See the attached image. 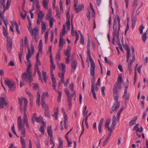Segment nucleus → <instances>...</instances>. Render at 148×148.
I'll list each match as a JSON object with an SVG mask.
<instances>
[{
    "instance_id": "nucleus-1",
    "label": "nucleus",
    "mask_w": 148,
    "mask_h": 148,
    "mask_svg": "<svg viewBox=\"0 0 148 148\" xmlns=\"http://www.w3.org/2000/svg\"><path fill=\"white\" fill-rule=\"evenodd\" d=\"M122 83V77L121 75H118L117 82L114 84L113 88V96L114 99V102L110 110V112L112 114L114 111L117 110L120 106V103L118 101V89L121 88Z\"/></svg>"
},
{
    "instance_id": "nucleus-2",
    "label": "nucleus",
    "mask_w": 148,
    "mask_h": 148,
    "mask_svg": "<svg viewBox=\"0 0 148 148\" xmlns=\"http://www.w3.org/2000/svg\"><path fill=\"white\" fill-rule=\"evenodd\" d=\"M24 124H25L27 130L30 128V127L28 123L27 116L25 112L24 113V118L22 121L21 116L18 117L17 125L18 130L21 132V134L23 137L25 136V129L24 127Z\"/></svg>"
},
{
    "instance_id": "nucleus-3",
    "label": "nucleus",
    "mask_w": 148,
    "mask_h": 148,
    "mask_svg": "<svg viewBox=\"0 0 148 148\" xmlns=\"http://www.w3.org/2000/svg\"><path fill=\"white\" fill-rule=\"evenodd\" d=\"M32 74V66H27L26 72H24L22 75V78L23 80L26 82L31 83L33 81Z\"/></svg>"
},
{
    "instance_id": "nucleus-4",
    "label": "nucleus",
    "mask_w": 148,
    "mask_h": 148,
    "mask_svg": "<svg viewBox=\"0 0 148 148\" xmlns=\"http://www.w3.org/2000/svg\"><path fill=\"white\" fill-rule=\"evenodd\" d=\"M95 65L91 66L90 67V75L92 76L91 78V83L92 84L91 85V92L93 95V97L96 99H97L96 94L95 92L94 85L95 84Z\"/></svg>"
},
{
    "instance_id": "nucleus-5",
    "label": "nucleus",
    "mask_w": 148,
    "mask_h": 148,
    "mask_svg": "<svg viewBox=\"0 0 148 148\" xmlns=\"http://www.w3.org/2000/svg\"><path fill=\"white\" fill-rule=\"evenodd\" d=\"M3 33L4 35L7 37V48L9 53H11L12 48V42L11 38L8 36V33L6 30L3 29Z\"/></svg>"
},
{
    "instance_id": "nucleus-6",
    "label": "nucleus",
    "mask_w": 148,
    "mask_h": 148,
    "mask_svg": "<svg viewBox=\"0 0 148 148\" xmlns=\"http://www.w3.org/2000/svg\"><path fill=\"white\" fill-rule=\"evenodd\" d=\"M116 120L115 116H113L112 118V121L110 128L109 127V125L110 123V119L107 120L106 121L105 124V127L108 129L109 131L112 132L116 126Z\"/></svg>"
},
{
    "instance_id": "nucleus-7",
    "label": "nucleus",
    "mask_w": 148,
    "mask_h": 148,
    "mask_svg": "<svg viewBox=\"0 0 148 148\" xmlns=\"http://www.w3.org/2000/svg\"><path fill=\"white\" fill-rule=\"evenodd\" d=\"M47 132L48 135L50 137V143L51 145H53L51 148H54L55 144L54 143V138L53 136V132L51 126H48L47 129Z\"/></svg>"
},
{
    "instance_id": "nucleus-8",
    "label": "nucleus",
    "mask_w": 148,
    "mask_h": 148,
    "mask_svg": "<svg viewBox=\"0 0 148 148\" xmlns=\"http://www.w3.org/2000/svg\"><path fill=\"white\" fill-rule=\"evenodd\" d=\"M5 83L8 87L10 91H13L15 89L16 85L15 82L10 80L6 79L5 81Z\"/></svg>"
},
{
    "instance_id": "nucleus-9",
    "label": "nucleus",
    "mask_w": 148,
    "mask_h": 148,
    "mask_svg": "<svg viewBox=\"0 0 148 148\" xmlns=\"http://www.w3.org/2000/svg\"><path fill=\"white\" fill-rule=\"evenodd\" d=\"M41 63L39 60H36V62L34 67V71L35 72H37L39 76V79H40L42 82H43V80L41 77V73L39 70L38 66H40Z\"/></svg>"
},
{
    "instance_id": "nucleus-10",
    "label": "nucleus",
    "mask_w": 148,
    "mask_h": 148,
    "mask_svg": "<svg viewBox=\"0 0 148 148\" xmlns=\"http://www.w3.org/2000/svg\"><path fill=\"white\" fill-rule=\"evenodd\" d=\"M29 32L33 36V38L35 39V41L37 42L38 40L36 37L38 34V28L36 27H35L33 29L31 30Z\"/></svg>"
},
{
    "instance_id": "nucleus-11",
    "label": "nucleus",
    "mask_w": 148,
    "mask_h": 148,
    "mask_svg": "<svg viewBox=\"0 0 148 148\" xmlns=\"http://www.w3.org/2000/svg\"><path fill=\"white\" fill-rule=\"evenodd\" d=\"M33 54V53H31L29 47H28V53L26 54V59L27 60V62L28 63L27 66H32V62L30 60V58Z\"/></svg>"
},
{
    "instance_id": "nucleus-12",
    "label": "nucleus",
    "mask_w": 148,
    "mask_h": 148,
    "mask_svg": "<svg viewBox=\"0 0 148 148\" xmlns=\"http://www.w3.org/2000/svg\"><path fill=\"white\" fill-rule=\"evenodd\" d=\"M119 30L120 29H119L118 28L117 30L116 28H115V29H113V38H112V42L113 43L115 40V37H116L118 39L119 38Z\"/></svg>"
},
{
    "instance_id": "nucleus-13",
    "label": "nucleus",
    "mask_w": 148,
    "mask_h": 148,
    "mask_svg": "<svg viewBox=\"0 0 148 148\" xmlns=\"http://www.w3.org/2000/svg\"><path fill=\"white\" fill-rule=\"evenodd\" d=\"M128 82L127 80L125 82V91L124 93L123 98L125 100L128 99L129 97L127 95V89L128 87Z\"/></svg>"
},
{
    "instance_id": "nucleus-14",
    "label": "nucleus",
    "mask_w": 148,
    "mask_h": 148,
    "mask_svg": "<svg viewBox=\"0 0 148 148\" xmlns=\"http://www.w3.org/2000/svg\"><path fill=\"white\" fill-rule=\"evenodd\" d=\"M42 43L41 40H40L39 41V45L38 46V52L37 53L36 57V60H39V56L40 53H42Z\"/></svg>"
},
{
    "instance_id": "nucleus-15",
    "label": "nucleus",
    "mask_w": 148,
    "mask_h": 148,
    "mask_svg": "<svg viewBox=\"0 0 148 148\" xmlns=\"http://www.w3.org/2000/svg\"><path fill=\"white\" fill-rule=\"evenodd\" d=\"M45 15V14L43 13L42 11H40L38 15V18L37 20V23L39 25L40 24Z\"/></svg>"
},
{
    "instance_id": "nucleus-16",
    "label": "nucleus",
    "mask_w": 148,
    "mask_h": 148,
    "mask_svg": "<svg viewBox=\"0 0 148 148\" xmlns=\"http://www.w3.org/2000/svg\"><path fill=\"white\" fill-rule=\"evenodd\" d=\"M88 13L87 14V18L89 21L90 19V13L92 11V13L91 14L92 16L93 17H95V11L94 9H92V10H90L89 9H88Z\"/></svg>"
},
{
    "instance_id": "nucleus-17",
    "label": "nucleus",
    "mask_w": 148,
    "mask_h": 148,
    "mask_svg": "<svg viewBox=\"0 0 148 148\" xmlns=\"http://www.w3.org/2000/svg\"><path fill=\"white\" fill-rule=\"evenodd\" d=\"M7 104L8 103L6 102L4 97H1L0 98V108H3L5 105L6 106Z\"/></svg>"
},
{
    "instance_id": "nucleus-18",
    "label": "nucleus",
    "mask_w": 148,
    "mask_h": 148,
    "mask_svg": "<svg viewBox=\"0 0 148 148\" xmlns=\"http://www.w3.org/2000/svg\"><path fill=\"white\" fill-rule=\"evenodd\" d=\"M51 77L52 80L53 84L52 86L53 88L55 90H56V87L57 85L56 82V78L54 77V74L51 75Z\"/></svg>"
},
{
    "instance_id": "nucleus-19",
    "label": "nucleus",
    "mask_w": 148,
    "mask_h": 148,
    "mask_svg": "<svg viewBox=\"0 0 148 148\" xmlns=\"http://www.w3.org/2000/svg\"><path fill=\"white\" fill-rule=\"evenodd\" d=\"M87 55L89 57L90 61L91 64V66H93L95 65L94 61L91 58L90 53V49H87Z\"/></svg>"
},
{
    "instance_id": "nucleus-20",
    "label": "nucleus",
    "mask_w": 148,
    "mask_h": 148,
    "mask_svg": "<svg viewBox=\"0 0 148 148\" xmlns=\"http://www.w3.org/2000/svg\"><path fill=\"white\" fill-rule=\"evenodd\" d=\"M10 23L11 24V26H12L14 27V26H15L16 32L18 33V34H20V33L18 29V23H16L15 21H11L10 22Z\"/></svg>"
},
{
    "instance_id": "nucleus-21",
    "label": "nucleus",
    "mask_w": 148,
    "mask_h": 148,
    "mask_svg": "<svg viewBox=\"0 0 148 148\" xmlns=\"http://www.w3.org/2000/svg\"><path fill=\"white\" fill-rule=\"evenodd\" d=\"M73 128H71L69 132H67L65 135V138L66 139V140L67 141L68 144V146L70 147L71 146L70 145L72 144V142L71 141H69V138L68 137V135L71 132Z\"/></svg>"
},
{
    "instance_id": "nucleus-22",
    "label": "nucleus",
    "mask_w": 148,
    "mask_h": 148,
    "mask_svg": "<svg viewBox=\"0 0 148 148\" xmlns=\"http://www.w3.org/2000/svg\"><path fill=\"white\" fill-rule=\"evenodd\" d=\"M65 42V40L63 38V37H60L59 43V47L60 49L62 50L63 48V44Z\"/></svg>"
},
{
    "instance_id": "nucleus-23",
    "label": "nucleus",
    "mask_w": 148,
    "mask_h": 148,
    "mask_svg": "<svg viewBox=\"0 0 148 148\" xmlns=\"http://www.w3.org/2000/svg\"><path fill=\"white\" fill-rule=\"evenodd\" d=\"M138 118L137 116H135L132 118V119L129 122V125L130 126H132L134 125L136 122V120Z\"/></svg>"
},
{
    "instance_id": "nucleus-24",
    "label": "nucleus",
    "mask_w": 148,
    "mask_h": 148,
    "mask_svg": "<svg viewBox=\"0 0 148 148\" xmlns=\"http://www.w3.org/2000/svg\"><path fill=\"white\" fill-rule=\"evenodd\" d=\"M57 65L59 69H61V67H62V72H65L66 65L65 64L63 63H61V64H60L59 62H58Z\"/></svg>"
},
{
    "instance_id": "nucleus-25",
    "label": "nucleus",
    "mask_w": 148,
    "mask_h": 148,
    "mask_svg": "<svg viewBox=\"0 0 148 148\" xmlns=\"http://www.w3.org/2000/svg\"><path fill=\"white\" fill-rule=\"evenodd\" d=\"M71 50V47L68 46L66 51H64V53L67 57H70V51Z\"/></svg>"
},
{
    "instance_id": "nucleus-26",
    "label": "nucleus",
    "mask_w": 148,
    "mask_h": 148,
    "mask_svg": "<svg viewBox=\"0 0 148 148\" xmlns=\"http://www.w3.org/2000/svg\"><path fill=\"white\" fill-rule=\"evenodd\" d=\"M84 8V5L82 4H81L79 5L77 8L76 7V8H75V9L76 12L77 13L83 10Z\"/></svg>"
},
{
    "instance_id": "nucleus-27",
    "label": "nucleus",
    "mask_w": 148,
    "mask_h": 148,
    "mask_svg": "<svg viewBox=\"0 0 148 148\" xmlns=\"http://www.w3.org/2000/svg\"><path fill=\"white\" fill-rule=\"evenodd\" d=\"M52 15V12L51 9H49L48 11V13L46 15V18L47 20H49L51 19V18H51V16Z\"/></svg>"
},
{
    "instance_id": "nucleus-28",
    "label": "nucleus",
    "mask_w": 148,
    "mask_h": 148,
    "mask_svg": "<svg viewBox=\"0 0 148 148\" xmlns=\"http://www.w3.org/2000/svg\"><path fill=\"white\" fill-rule=\"evenodd\" d=\"M40 91H38L37 93V99L36 102L38 106H40Z\"/></svg>"
},
{
    "instance_id": "nucleus-29",
    "label": "nucleus",
    "mask_w": 148,
    "mask_h": 148,
    "mask_svg": "<svg viewBox=\"0 0 148 148\" xmlns=\"http://www.w3.org/2000/svg\"><path fill=\"white\" fill-rule=\"evenodd\" d=\"M42 124L40 131L43 134L45 132V128L46 127V123L44 122H42Z\"/></svg>"
},
{
    "instance_id": "nucleus-30",
    "label": "nucleus",
    "mask_w": 148,
    "mask_h": 148,
    "mask_svg": "<svg viewBox=\"0 0 148 148\" xmlns=\"http://www.w3.org/2000/svg\"><path fill=\"white\" fill-rule=\"evenodd\" d=\"M49 0H43L42 4L44 8L46 9H48V5L49 3Z\"/></svg>"
},
{
    "instance_id": "nucleus-31",
    "label": "nucleus",
    "mask_w": 148,
    "mask_h": 148,
    "mask_svg": "<svg viewBox=\"0 0 148 148\" xmlns=\"http://www.w3.org/2000/svg\"><path fill=\"white\" fill-rule=\"evenodd\" d=\"M59 142V144L57 148H63V141L61 138H58Z\"/></svg>"
},
{
    "instance_id": "nucleus-32",
    "label": "nucleus",
    "mask_w": 148,
    "mask_h": 148,
    "mask_svg": "<svg viewBox=\"0 0 148 148\" xmlns=\"http://www.w3.org/2000/svg\"><path fill=\"white\" fill-rule=\"evenodd\" d=\"M71 67L72 69V70L74 71L77 65V62L75 61H73L71 63Z\"/></svg>"
},
{
    "instance_id": "nucleus-33",
    "label": "nucleus",
    "mask_w": 148,
    "mask_h": 148,
    "mask_svg": "<svg viewBox=\"0 0 148 148\" xmlns=\"http://www.w3.org/2000/svg\"><path fill=\"white\" fill-rule=\"evenodd\" d=\"M112 132H110L108 133L107 137L105 141L104 142L103 144V146H104L105 145H106V144L108 143L109 139H110V138L112 135Z\"/></svg>"
},
{
    "instance_id": "nucleus-34",
    "label": "nucleus",
    "mask_w": 148,
    "mask_h": 148,
    "mask_svg": "<svg viewBox=\"0 0 148 148\" xmlns=\"http://www.w3.org/2000/svg\"><path fill=\"white\" fill-rule=\"evenodd\" d=\"M67 101L68 102L69 108L71 109L72 106V98L71 96H69V97H67Z\"/></svg>"
},
{
    "instance_id": "nucleus-35",
    "label": "nucleus",
    "mask_w": 148,
    "mask_h": 148,
    "mask_svg": "<svg viewBox=\"0 0 148 148\" xmlns=\"http://www.w3.org/2000/svg\"><path fill=\"white\" fill-rule=\"evenodd\" d=\"M22 99H23V100H24V103L25 104V105L24 106V110L25 111L26 110V108L27 107V103H28V100L26 98L24 97H22Z\"/></svg>"
},
{
    "instance_id": "nucleus-36",
    "label": "nucleus",
    "mask_w": 148,
    "mask_h": 148,
    "mask_svg": "<svg viewBox=\"0 0 148 148\" xmlns=\"http://www.w3.org/2000/svg\"><path fill=\"white\" fill-rule=\"evenodd\" d=\"M41 103L42 108H45L46 109H47L48 108V106L46 104L44 100L41 99Z\"/></svg>"
},
{
    "instance_id": "nucleus-37",
    "label": "nucleus",
    "mask_w": 148,
    "mask_h": 148,
    "mask_svg": "<svg viewBox=\"0 0 148 148\" xmlns=\"http://www.w3.org/2000/svg\"><path fill=\"white\" fill-rule=\"evenodd\" d=\"M2 8V7L0 6V17L3 19L4 21V23L5 25L6 26H7L8 24V22L6 20H5L4 18V16H3L2 14L1 13V9Z\"/></svg>"
},
{
    "instance_id": "nucleus-38",
    "label": "nucleus",
    "mask_w": 148,
    "mask_h": 148,
    "mask_svg": "<svg viewBox=\"0 0 148 148\" xmlns=\"http://www.w3.org/2000/svg\"><path fill=\"white\" fill-rule=\"evenodd\" d=\"M61 49H59L56 55V58L57 60V62L58 60H60L61 59L60 53Z\"/></svg>"
},
{
    "instance_id": "nucleus-39",
    "label": "nucleus",
    "mask_w": 148,
    "mask_h": 148,
    "mask_svg": "<svg viewBox=\"0 0 148 148\" xmlns=\"http://www.w3.org/2000/svg\"><path fill=\"white\" fill-rule=\"evenodd\" d=\"M55 69V65L54 63L51 64L50 66V73L51 75H53V71Z\"/></svg>"
},
{
    "instance_id": "nucleus-40",
    "label": "nucleus",
    "mask_w": 148,
    "mask_h": 148,
    "mask_svg": "<svg viewBox=\"0 0 148 148\" xmlns=\"http://www.w3.org/2000/svg\"><path fill=\"white\" fill-rule=\"evenodd\" d=\"M49 96L48 92H43L41 95V99H44L47 97H48Z\"/></svg>"
},
{
    "instance_id": "nucleus-41",
    "label": "nucleus",
    "mask_w": 148,
    "mask_h": 148,
    "mask_svg": "<svg viewBox=\"0 0 148 148\" xmlns=\"http://www.w3.org/2000/svg\"><path fill=\"white\" fill-rule=\"evenodd\" d=\"M35 4L36 5V7L37 9L39 10H40V6L39 4V2L38 1H36L33 3V5Z\"/></svg>"
},
{
    "instance_id": "nucleus-42",
    "label": "nucleus",
    "mask_w": 148,
    "mask_h": 148,
    "mask_svg": "<svg viewBox=\"0 0 148 148\" xmlns=\"http://www.w3.org/2000/svg\"><path fill=\"white\" fill-rule=\"evenodd\" d=\"M48 31H47L45 34V44H47V43L48 40Z\"/></svg>"
},
{
    "instance_id": "nucleus-43",
    "label": "nucleus",
    "mask_w": 148,
    "mask_h": 148,
    "mask_svg": "<svg viewBox=\"0 0 148 148\" xmlns=\"http://www.w3.org/2000/svg\"><path fill=\"white\" fill-rule=\"evenodd\" d=\"M130 49H127V62L129 61L130 56Z\"/></svg>"
},
{
    "instance_id": "nucleus-44",
    "label": "nucleus",
    "mask_w": 148,
    "mask_h": 148,
    "mask_svg": "<svg viewBox=\"0 0 148 148\" xmlns=\"http://www.w3.org/2000/svg\"><path fill=\"white\" fill-rule=\"evenodd\" d=\"M36 119L37 122L38 123H42V122H44L43 120L42 117V116H40L38 118H37Z\"/></svg>"
},
{
    "instance_id": "nucleus-45",
    "label": "nucleus",
    "mask_w": 148,
    "mask_h": 148,
    "mask_svg": "<svg viewBox=\"0 0 148 148\" xmlns=\"http://www.w3.org/2000/svg\"><path fill=\"white\" fill-rule=\"evenodd\" d=\"M45 116L48 118H50V114L48 110L46 109L45 111Z\"/></svg>"
},
{
    "instance_id": "nucleus-46",
    "label": "nucleus",
    "mask_w": 148,
    "mask_h": 148,
    "mask_svg": "<svg viewBox=\"0 0 148 148\" xmlns=\"http://www.w3.org/2000/svg\"><path fill=\"white\" fill-rule=\"evenodd\" d=\"M136 58L135 56H132V60H130L128 62V65H132V64L135 62Z\"/></svg>"
},
{
    "instance_id": "nucleus-47",
    "label": "nucleus",
    "mask_w": 148,
    "mask_h": 148,
    "mask_svg": "<svg viewBox=\"0 0 148 148\" xmlns=\"http://www.w3.org/2000/svg\"><path fill=\"white\" fill-rule=\"evenodd\" d=\"M24 43L25 45L27 47L28 49V47H29V42L28 40V38L27 37H25V38L24 39Z\"/></svg>"
},
{
    "instance_id": "nucleus-48",
    "label": "nucleus",
    "mask_w": 148,
    "mask_h": 148,
    "mask_svg": "<svg viewBox=\"0 0 148 148\" xmlns=\"http://www.w3.org/2000/svg\"><path fill=\"white\" fill-rule=\"evenodd\" d=\"M42 29L43 32H44L46 30V25L43 21L42 22Z\"/></svg>"
},
{
    "instance_id": "nucleus-49",
    "label": "nucleus",
    "mask_w": 148,
    "mask_h": 148,
    "mask_svg": "<svg viewBox=\"0 0 148 148\" xmlns=\"http://www.w3.org/2000/svg\"><path fill=\"white\" fill-rule=\"evenodd\" d=\"M21 15L22 18L23 19H25L27 16V12L25 11H24L23 12L21 13Z\"/></svg>"
},
{
    "instance_id": "nucleus-50",
    "label": "nucleus",
    "mask_w": 148,
    "mask_h": 148,
    "mask_svg": "<svg viewBox=\"0 0 148 148\" xmlns=\"http://www.w3.org/2000/svg\"><path fill=\"white\" fill-rule=\"evenodd\" d=\"M42 76L44 80L45 81H46L47 79L48 78V77L47 76V73L46 72H43Z\"/></svg>"
},
{
    "instance_id": "nucleus-51",
    "label": "nucleus",
    "mask_w": 148,
    "mask_h": 148,
    "mask_svg": "<svg viewBox=\"0 0 148 148\" xmlns=\"http://www.w3.org/2000/svg\"><path fill=\"white\" fill-rule=\"evenodd\" d=\"M88 110H87V106H85L84 108L83 109V114L84 115H87L88 112Z\"/></svg>"
},
{
    "instance_id": "nucleus-52",
    "label": "nucleus",
    "mask_w": 148,
    "mask_h": 148,
    "mask_svg": "<svg viewBox=\"0 0 148 148\" xmlns=\"http://www.w3.org/2000/svg\"><path fill=\"white\" fill-rule=\"evenodd\" d=\"M55 19L53 18H51L49 19V24L50 27H51L53 26V22L55 21Z\"/></svg>"
},
{
    "instance_id": "nucleus-53",
    "label": "nucleus",
    "mask_w": 148,
    "mask_h": 148,
    "mask_svg": "<svg viewBox=\"0 0 148 148\" xmlns=\"http://www.w3.org/2000/svg\"><path fill=\"white\" fill-rule=\"evenodd\" d=\"M26 93L29 96L30 100H31L33 99V96L30 92L29 91H27Z\"/></svg>"
},
{
    "instance_id": "nucleus-54",
    "label": "nucleus",
    "mask_w": 148,
    "mask_h": 148,
    "mask_svg": "<svg viewBox=\"0 0 148 148\" xmlns=\"http://www.w3.org/2000/svg\"><path fill=\"white\" fill-rule=\"evenodd\" d=\"M64 118V123H67L68 117L67 115L66 114H63Z\"/></svg>"
},
{
    "instance_id": "nucleus-55",
    "label": "nucleus",
    "mask_w": 148,
    "mask_h": 148,
    "mask_svg": "<svg viewBox=\"0 0 148 148\" xmlns=\"http://www.w3.org/2000/svg\"><path fill=\"white\" fill-rule=\"evenodd\" d=\"M142 38L144 42H145L146 41L147 38V37L145 33H144L143 35Z\"/></svg>"
},
{
    "instance_id": "nucleus-56",
    "label": "nucleus",
    "mask_w": 148,
    "mask_h": 148,
    "mask_svg": "<svg viewBox=\"0 0 148 148\" xmlns=\"http://www.w3.org/2000/svg\"><path fill=\"white\" fill-rule=\"evenodd\" d=\"M19 103L20 104V108L21 110L22 109L23 101L20 98H18Z\"/></svg>"
},
{
    "instance_id": "nucleus-57",
    "label": "nucleus",
    "mask_w": 148,
    "mask_h": 148,
    "mask_svg": "<svg viewBox=\"0 0 148 148\" xmlns=\"http://www.w3.org/2000/svg\"><path fill=\"white\" fill-rule=\"evenodd\" d=\"M6 0H3V3H2V5L3 7V12H4L5 11V2Z\"/></svg>"
},
{
    "instance_id": "nucleus-58",
    "label": "nucleus",
    "mask_w": 148,
    "mask_h": 148,
    "mask_svg": "<svg viewBox=\"0 0 148 148\" xmlns=\"http://www.w3.org/2000/svg\"><path fill=\"white\" fill-rule=\"evenodd\" d=\"M62 96V92H59V95L58 97V102H60L61 100Z\"/></svg>"
},
{
    "instance_id": "nucleus-59",
    "label": "nucleus",
    "mask_w": 148,
    "mask_h": 148,
    "mask_svg": "<svg viewBox=\"0 0 148 148\" xmlns=\"http://www.w3.org/2000/svg\"><path fill=\"white\" fill-rule=\"evenodd\" d=\"M24 40L22 38L21 40V47L22 49V52H23V42Z\"/></svg>"
},
{
    "instance_id": "nucleus-60",
    "label": "nucleus",
    "mask_w": 148,
    "mask_h": 148,
    "mask_svg": "<svg viewBox=\"0 0 148 148\" xmlns=\"http://www.w3.org/2000/svg\"><path fill=\"white\" fill-rule=\"evenodd\" d=\"M105 87L104 86H102L101 87V94L102 95L104 96L105 95V93L104 92L105 90Z\"/></svg>"
},
{
    "instance_id": "nucleus-61",
    "label": "nucleus",
    "mask_w": 148,
    "mask_h": 148,
    "mask_svg": "<svg viewBox=\"0 0 148 148\" xmlns=\"http://www.w3.org/2000/svg\"><path fill=\"white\" fill-rule=\"evenodd\" d=\"M105 87L104 86H102L101 87V94L102 95L104 96L105 95V93L104 92L105 90Z\"/></svg>"
},
{
    "instance_id": "nucleus-62",
    "label": "nucleus",
    "mask_w": 148,
    "mask_h": 148,
    "mask_svg": "<svg viewBox=\"0 0 148 148\" xmlns=\"http://www.w3.org/2000/svg\"><path fill=\"white\" fill-rule=\"evenodd\" d=\"M64 91L66 93V95H67V97L69 96H71L69 95V91L68 89L67 88L65 89Z\"/></svg>"
},
{
    "instance_id": "nucleus-63",
    "label": "nucleus",
    "mask_w": 148,
    "mask_h": 148,
    "mask_svg": "<svg viewBox=\"0 0 148 148\" xmlns=\"http://www.w3.org/2000/svg\"><path fill=\"white\" fill-rule=\"evenodd\" d=\"M80 43L82 45H84V36H82L80 37Z\"/></svg>"
},
{
    "instance_id": "nucleus-64",
    "label": "nucleus",
    "mask_w": 148,
    "mask_h": 148,
    "mask_svg": "<svg viewBox=\"0 0 148 148\" xmlns=\"http://www.w3.org/2000/svg\"><path fill=\"white\" fill-rule=\"evenodd\" d=\"M144 28V27L142 25H141L140 26V28L139 29V31L140 33V34H142L143 33V30Z\"/></svg>"
}]
</instances>
